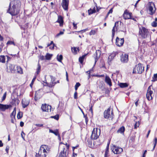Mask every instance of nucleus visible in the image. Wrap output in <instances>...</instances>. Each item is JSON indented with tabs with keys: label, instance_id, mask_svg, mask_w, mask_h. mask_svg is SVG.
Listing matches in <instances>:
<instances>
[{
	"label": "nucleus",
	"instance_id": "obj_7",
	"mask_svg": "<svg viewBox=\"0 0 157 157\" xmlns=\"http://www.w3.org/2000/svg\"><path fill=\"white\" fill-rule=\"evenodd\" d=\"M151 86L152 85L149 86L147 90L146 97L148 100H151L152 98V94H153V91L151 90Z\"/></svg>",
	"mask_w": 157,
	"mask_h": 157
},
{
	"label": "nucleus",
	"instance_id": "obj_18",
	"mask_svg": "<svg viewBox=\"0 0 157 157\" xmlns=\"http://www.w3.org/2000/svg\"><path fill=\"white\" fill-rule=\"evenodd\" d=\"M29 101L28 100L25 99H23L22 101V104L23 108H25L29 104Z\"/></svg>",
	"mask_w": 157,
	"mask_h": 157
},
{
	"label": "nucleus",
	"instance_id": "obj_27",
	"mask_svg": "<svg viewBox=\"0 0 157 157\" xmlns=\"http://www.w3.org/2000/svg\"><path fill=\"white\" fill-rule=\"evenodd\" d=\"M86 55V54L84 55L79 58V61L81 64L82 63L84 58Z\"/></svg>",
	"mask_w": 157,
	"mask_h": 157
},
{
	"label": "nucleus",
	"instance_id": "obj_19",
	"mask_svg": "<svg viewBox=\"0 0 157 157\" xmlns=\"http://www.w3.org/2000/svg\"><path fill=\"white\" fill-rule=\"evenodd\" d=\"M105 82L108 84L110 86H112V83L111 80L109 77L107 75L105 77Z\"/></svg>",
	"mask_w": 157,
	"mask_h": 157
},
{
	"label": "nucleus",
	"instance_id": "obj_61",
	"mask_svg": "<svg viewBox=\"0 0 157 157\" xmlns=\"http://www.w3.org/2000/svg\"><path fill=\"white\" fill-rule=\"evenodd\" d=\"M108 154V152L105 151L104 157H107Z\"/></svg>",
	"mask_w": 157,
	"mask_h": 157
},
{
	"label": "nucleus",
	"instance_id": "obj_11",
	"mask_svg": "<svg viewBox=\"0 0 157 157\" xmlns=\"http://www.w3.org/2000/svg\"><path fill=\"white\" fill-rule=\"evenodd\" d=\"M128 55L126 54H122L121 56V60L123 63H127L128 61Z\"/></svg>",
	"mask_w": 157,
	"mask_h": 157
},
{
	"label": "nucleus",
	"instance_id": "obj_42",
	"mask_svg": "<svg viewBox=\"0 0 157 157\" xmlns=\"http://www.w3.org/2000/svg\"><path fill=\"white\" fill-rule=\"evenodd\" d=\"M151 25L153 27H156L157 25V23L155 21H153L151 23Z\"/></svg>",
	"mask_w": 157,
	"mask_h": 157
},
{
	"label": "nucleus",
	"instance_id": "obj_31",
	"mask_svg": "<svg viewBox=\"0 0 157 157\" xmlns=\"http://www.w3.org/2000/svg\"><path fill=\"white\" fill-rule=\"evenodd\" d=\"M57 59L58 61L60 62H61L62 60L63 59L62 55H60L59 56V55H58L57 57Z\"/></svg>",
	"mask_w": 157,
	"mask_h": 157
},
{
	"label": "nucleus",
	"instance_id": "obj_57",
	"mask_svg": "<svg viewBox=\"0 0 157 157\" xmlns=\"http://www.w3.org/2000/svg\"><path fill=\"white\" fill-rule=\"evenodd\" d=\"M52 46H50L49 48L51 49H53L54 48V46H55V44H53V45H51Z\"/></svg>",
	"mask_w": 157,
	"mask_h": 157
},
{
	"label": "nucleus",
	"instance_id": "obj_4",
	"mask_svg": "<svg viewBox=\"0 0 157 157\" xmlns=\"http://www.w3.org/2000/svg\"><path fill=\"white\" fill-rule=\"evenodd\" d=\"M144 70V67L140 63L136 65L134 68L133 73H135L141 74Z\"/></svg>",
	"mask_w": 157,
	"mask_h": 157
},
{
	"label": "nucleus",
	"instance_id": "obj_21",
	"mask_svg": "<svg viewBox=\"0 0 157 157\" xmlns=\"http://www.w3.org/2000/svg\"><path fill=\"white\" fill-rule=\"evenodd\" d=\"M56 22L59 23L60 26L63 25V18L61 16L59 15L58 16V20L56 21Z\"/></svg>",
	"mask_w": 157,
	"mask_h": 157
},
{
	"label": "nucleus",
	"instance_id": "obj_14",
	"mask_svg": "<svg viewBox=\"0 0 157 157\" xmlns=\"http://www.w3.org/2000/svg\"><path fill=\"white\" fill-rule=\"evenodd\" d=\"M110 113V109H107V110H105L104 113L105 118L107 119L109 118L111 116Z\"/></svg>",
	"mask_w": 157,
	"mask_h": 157
},
{
	"label": "nucleus",
	"instance_id": "obj_5",
	"mask_svg": "<svg viewBox=\"0 0 157 157\" xmlns=\"http://www.w3.org/2000/svg\"><path fill=\"white\" fill-rule=\"evenodd\" d=\"M100 129L96 128V130L94 128L92 131V134L90 138L92 140H95L97 139L100 135Z\"/></svg>",
	"mask_w": 157,
	"mask_h": 157
},
{
	"label": "nucleus",
	"instance_id": "obj_26",
	"mask_svg": "<svg viewBox=\"0 0 157 157\" xmlns=\"http://www.w3.org/2000/svg\"><path fill=\"white\" fill-rule=\"evenodd\" d=\"M125 130V128L124 126H122V127L120 128L117 131L118 133H123Z\"/></svg>",
	"mask_w": 157,
	"mask_h": 157
},
{
	"label": "nucleus",
	"instance_id": "obj_10",
	"mask_svg": "<svg viewBox=\"0 0 157 157\" xmlns=\"http://www.w3.org/2000/svg\"><path fill=\"white\" fill-rule=\"evenodd\" d=\"M124 38H119L117 37L116 39V44L119 47L122 46L124 44Z\"/></svg>",
	"mask_w": 157,
	"mask_h": 157
},
{
	"label": "nucleus",
	"instance_id": "obj_46",
	"mask_svg": "<svg viewBox=\"0 0 157 157\" xmlns=\"http://www.w3.org/2000/svg\"><path fill=\"white\" fill-rule=\"evenodd\" d=\"M95 33V30H91L90 33V35H94Z\"/></svg>",
	"mask_w": 157,
	"mask_h": 157
},
{
	"label": "nucleus",
	"instance_id": "obj_8",
	"mask_svg": "<svg viewBox=\"0 0 157 157\" xmlns=\"http://www.w3.org/2000/svg\"><path fill=\"white\" fill-rule=\"evenodd\" d=\"M51 78V82L50 83H48L47 82L46 80H45V81H44V82L46 83L47 84V86H48L49 87H52L54 86L56 84V82H54L55 80V78L52 76H50Z\"/></svg>",
	"mask_w": 157,
	"mask_h": 157
},
{
	"label": "nucleus",
	"instance_id": "obj_25",
	"mask_svg": "<svg viewBox=\"0 0 157 157\" xmlns=\"http://www.w3.org/2000/svg\"><path fill=\"white\" fill-rule=\"evenodd\" d=\"M16 72L20 74H22V69L21 67L16 66Z\"/></svg>",
	"mask_w": 157,
	"mask_h": 157
},
{
	"label": "nucleus",
	"instance_id": "obj_22",
	"mask_svg": "<svg viewBox=\"0 0 157 157\" xmlns=\"http://www.w3.org/2000/svg\"><path fill=\"white\" fill-rule=\"evenodd\" d=\"M67 150L65 149L64 148H63V151H61L59 154V157H65L67 156L66 155Z\"/></svg>",
	"mask_w": 157,
	"mask_h": 157
},
{
	"label": "nucleus",
	"instance_id": "obj_60",
	"mask_svg": "<svg viewBox=\"0 0 157 157\" xmlns=\"http://www.w3.org/2000/svg\"><path fill=\"white\" fill-rule=\"evenodd\" d=\"M73 25L75 29H76L77 28V24H75V23L74 22L73 24Z\"/></svg>",
	"mask_w": 157,
	"mask_h": 157
},
{
	"label": "nucleus",
	"instance_id": "obj_24",
	"mask_svg": "<svg viewBox=\"0 0 157 157\" xmlns=\"http://www.w3.org/2000/svg\"><path fill=\"white\" fill-rule=\"evenodd\" d=\"M119 85L121 88H124L128 87V84L126 83H120Z\"/></svg>",
	"mask_w": 157,
	"mask_h": 157
},
{
	"label": "nucleus",
	"instance_id": "obj_52",
	"mask_svg": "<svg viewBox=\"0 0 157 157\" xmlns=\"http://www.w3.org/2000/svg\"><path fill=\"white\" fill-rule=\"evenodd\" d=\"M35 125L37 127H41L43 126V124H36Z\"/></svg>",
	"mask_w": 157,
	"mask_h": 157
},
{
	"label": "nucleus",
	"instance_id": "obj_58",
	"mask_svg": "<svg viewBox=\"0 0 157 157\" xmlns=\"http://www.w3.org/2000/svg\"><path fill=\"white\" fill-rule=\"evenodd\" d=\"M78 147V145H77V146H76L75 147H72L73 151H74L75 149L77 148Z\"/></svg>",
	"mask_w": 157,
	"mask_h": 157
},
{
	"label": "nucleus",
	"instance_id": "obj_51",
	"mask_svg": "<svg viewBox=\"0 0 157 157\" xmlns=\"http://www.w3.org/2000/svg\"><path fill=\"white\" fill-rule=\"evenodd\" d=\"M77 92L76 91H75V92L74 93V98L75 99H77Z\"/></svg>",
	"mask_w": 157,
	"mask_h": 157
},
{
	"label": "nucleus",
	"instance_id": "obj_1",
	"mask_svg": "<svg viewBox=\"0 0 157 157\" xmlns=\"http://www.w3.org/2000/svg\"><path fill=\"white\" fill-rule=\"evenodd\" d=\"M16 2H18V5L17 6L15 5H13L12 8L11 7V2H10L9 6L8 11L9 13L11 15L15 16L17 15L19 13V7L20 6V2L19 1H16Z\"/></svg>",
	"mask_w": 157,
	"mask_h": 157
},
{
	"label": "nucleus",
	"instance_id": "obj_40",
	"mask_svg": "<svg viewBox=\"0 0 157 157\" xmlns=\"http://www.w3.org/2000/svg\"><path fill=\"white\" fill-rule=\"evenodd\" d=\"M80 86V84L79 82H77L76 83L75 86V89L76 91L78 89V87Z\"/></svg>",
	"mask_w": 157,
	"mask_h": 157
},
{
	"label": "nucleus",
	"instance_id": "obj_34",
	"mask_svg": "<svg viewBox=\"0 0 157 157\" xmlns=\"http://www.w3.org/2000/svg\"><path fill=\"white\" fill-rule=\"evenodd\" d=\"M157 143V138L155 137L154 139V146L152 150L151 151H153L155 149V148L156 146Z\"/></svg>",
	"mask_w": 157,
	"mask_h": 157
},
{
	"label": "nucleus",
	"instance_id": "obj_2",
	"mask_svg": "<svg viewBox=\"0 0 157 157\" xmlns=\"http://www.w3.org/2000/svg\"><path fill=\"white\" fill-rule=\"evenodd\" d=\"M20 102L19 100L17 98H12L11 101L9 105H3L0 103V108H16Z\"/></svg>",
	"mask_w": 157,
	"mask_h": 157
},
{
	"label": "nucleus",
	"instance_id": "obj_9",
	"mask_svg": "<svg viewBox=\"0 0 157 157\" xmlns=\"http://www.w3.org/2000/svg\"><path fill=\"white\" fill-rule=\"evenodd\" d=\"M153 6L155 7L154 3L153 2H150L149 4L148 10L150 11L149 14L150 15L153 14L155 12V10H153Z\"/></svg>",
	"mask_w": 157,
	"mask_h": 157
},
{
	"label": "nucleus",
	"instance_id": "obj_50",
	"mask_svg": "<svg viewBox=\"0 0 157 157\" xmlns=\"http://www.w3.org/2000/svg\"><path fill=\"white\" fill-rule=\"evenodd\" d=\"M9 149V147L8 146H7L5 149L7 153H8Z\"/></svg>",
	"mask_w": 157,
	"mask_h": 157
},
{
	"label": "nucleus",
	"instance_id": "obj_38",
	"mask_svg": "<svg viewBox=\"0 0 157 157\" xmlns=\"http://www.w3.org/2000/svg\"><path fill=\"white\" fill-rule=\"evenodd\" d=\"M50 118H54L56 120H58L59 119V115L58 114H56L55 116H51Z\"/></svg>",
	"mask_w": 157,
	"mask_h": 157
},
{
	"label": "nucleus",
	"instance_id": "obj_33",
	"mask_svg": "<svg viewBox=\"0 0 157 157\" xmlns=\"http://www.w3.org/2000/svg\"><path fill=\"white\" fill-rule=\"evenodd\" d=\"M48 107H49L50 108H52V106H51V105H49L46 104H42L41 108H48Z\"/></svg>",
	"mask_w": 157,
	"mask_h": 157
},
{
	"label": "nucleus",
	"instance_id": "obj_59",
	"mask_svg": "<svg viewBox=\"0 0 157 157\" xmlns=\"http://www.w3.org/2000/svg\"><path fill=\"white\" fill-rule=\"evenodd\" d=\"M147 152V150H145L144 151V152L143 153L142 157H145V154H146Z\"/></svg>",
	"mask_w": 157,
	"mask_h": 157
},
{
	"label": "nucleus",
	"instance_id": "obj_48",
	"mask_svg": "<svg viewBox=\"0 0 157 157\" xmlns=\"http://www.w3.org/2000/svg\"><path fill=\"white\" fill-rule=\"evenodd\" d=\"M139 126V123L137 122H136L135 124L134 125V128H135V129L137 128V127H138Z\"/></svg>",
	"mask_w": 157,
	"mask_h": 157
},
{
	"label": "nucleus",
	"instance_id": "obj_64",
	"mask_svg": "<svg viewBox=\"0 0 157 157\" xmlns=\"http://www.w3.org/2000/svg\"><path fill=\"white\" fill-rule=\"evenodd\" d=\"M3 144L2 140H0V147H2L3 146Z\"/></svg>",
	"mask_w": 157,
	"mask_h": 157
},
{
	"label": "nucleus",
	"instance_id": "obj_23",
	"mask_svg": "<svg viewBox=\"0 0 157 157\" xmlns=\"http://www.w3.org/2000/svg\"><path fill=\"white\" fill-rule=\"evenodd\" d=\"M38 154L40 156L42 157H46L48 155V152L44 153L42 152V151H39Z\"/></svg>",
	"mask_w": 157,
	"mask_h": 157
},
{
	"label": "nucleus",
	"instance_id": "obj_47",
	"mask_svg": "<svg viewBox=\"0 0 157 157\" xmlns=\"http://www.w3.org/2000/svg\"><path fill=\"white\" fill-rule=\"evenodd\" d=\"M112 12H113V9H112H112H110L109 10V12L107 14V16H106V17H107L108 16L109 14V13H112Z\"/></svg>",
	"mask_w": 157,
	"mask_h": 157
},
{
	"label": "nucleus",
	"instance_id": "obj_49",
	"mask_svg": "<svg viewBox=\"0 0 157 157\" xmlns=\"http://www.w3.org/2000/svg\"><path fill=\"white\" fill-rule=\"evenodd\" d=\"M63 33H64L63 32H62V31H60V32L59 33H58L56 35V36L57 37H58L60 35L63 34Z\"/></svg>",
	"mask_w": 157,
	"mask_h": 157
},
{
	"label": "nucleus",
	"instance_id": "obj_30",
	"mask_svg": "<svg viewBox=\"0 0 157 157\" xmlns=\"http://www.w3.org/2000/svg\"><path fill=\"white\" fill-rule=\"evenodd\" d=\"M16 109H14L13 112L11 113L10 117L11 118H15Z\"/></svg>",
	"mask_w": 157,
	"mask_h": 157
},
{
	"label": "nucleus",
	"instance_id": "obj_53",
	"mask_svg": "<svg viewBox=\"0 0 157 157\" xmlns=\"http://www.w3.org/2000/svg\"><path fill=\"white\" fill-rule=\"evenodd\" d=\"M43 112H48V109H41Z\"/></svg>",
	"mask_w": 157,
	"mask_h": 157
},
{
	"label": "nucleus",
	"instance_id": "obj_41",
	"mask_svg": "<svg viewBox=\"0 0 157 157\" xmlns=\"http://www.w3.org/2000/svg\"><path fill=\"white\" fill-rule=\"evenodd\" d=\"M6 94H7V93L6 92H5L3 94V96L2 97V101H3L6 99Z\"/></svg>",
	"mask_w": 157,
	"mask_h": 157
},
{
	"label": "nucleus",
	"instance_id": "obj_35",
	"mask_svg": "<svg viewBox=\"0 0 157 157\" xmlns=\"http://www.w3.org/2000/svg\"><path fill=\"white\" fill-rule=\"evenodd\" d=\"M52 56V55H50L48 53H47L45 56L46 59L47 60L50 59Z\"/></svg>",
	"mask_w": 157,
	"mask_h": 157
},
{
	"label": "nucleus",
	"instance_id": "obj_28",
	"mask_svg": "<svg viewBox=\"0 0 157 157\" xmlns=\"http://www.w3.org/2000/svg\"><path fill=\"white\" fill-rule=\"evenodd\" d=\"M88 12L89 15H90L91 14L95 13V8H94V9H90V10H88Z\"/></svg>",
	"mask_w": 157,
	"mask_h": 157
},
{
	"label": "nucleus",
	"instance_id": "obj_55",
	"mask_svg": "<svg viewBox=\"0 0 157 157\" xmlns=\"http://www.w3.org/2000/svg\"><path fill=\"white\" fill-rule=\"evenodd\" d=\"M23 135H25V133L23 131H22L21 134V136L22 138L23 139V140H25L24 136H23Z\"/></svg>",
	"mask_w": 157,
	"mask_h": 157
},
{
	"label": "nucleus",
	"instance_id": "obj_62",
	"mask_svg": "<svg viewBox=\"0 0 157 157\" xmlns=\"http://www.w3.org/2000/svg\"><path fill=\"white\" fill-rule=\"evenodd\" d=\"M156 78H157V73L154 74L153 77V79L154 78L156 79Z\"/></svg>",
	"mask_w": 157,
	"mask_h": 157
},
{
	"label": "nucleus",
	"instance_id": "obj_12",
	"mask_svg": "<svg viewBox=\"0 0 157 157\" xmlns=\"http://www.w3.org/2000/svg\"><path fill=\"white\" fill-rule=\"evenodd\" d=\"M132 14L130 13H128L127 10H126L123 15V17L124 19H128L131 18Z\"/></svg>",
	"mask_w": 157,
	"mask_h": 157
},
{
	"label": "nucleus",
	"instance_id": "obj_36",
	"mask_svg": "<svg viewBox=\"0 0 157 157\" xmlns=\"http://www.w3.org/2000/svg\"><path fill=\"white\" fill-rule=\"evenodd\" d=\"M79 51L78 48H76V47H74L71 48V51L72 52L75 53H76L77 51Z\"/></svg>",
	"mask_w": 157,
	"mask_h": 157
},
{
	"label": "nucleus",
	"instance_id": "obj_20",
	"mask_svg": "<svg viewBox=\"0 0 157 157\" xmlns=\"http://www.w3.org/2000/svg\"><path fill=\"white\" fill-rule=\"evenodd\" d=\"M16 66H14L13 65L10 64L9 67V69L10 71L12 73H14L16 72Z\"/></svg>",
	"mask_w": 157,
	"mask_h": 157
},
{
	"label": "nucleus",
	"instance_id": "obj_54",
	"mask_svg": "<svg viewBox=\"0 0 157 157\" xmlns=\"http://www.w3.org/2000/svg\"><path fill=\"white\" fill-rule=\"evenodd\" d=\"M39 59H40L41 60H44V57L43 56H40L39 57Z\"/></svg>",
	"mask_w": 157,
	"mask_h": 157
},
{
	"label": "nucleus",
	"instance_id": "obj_17",
	"mask_svg": "<svg viewBox=\"0 0 157 157\" xmlns=\"http://www.w3.org/2000/svg\"><path fill=\"white\" fill-rule=\"evenodd\" d=\"M118 23H119V21H116L115 23L114 26L113 27V29L112 30V36L113 37L114 36L115 31H117V27L118 26Z\"/></svg>",
	"mask_w": 157,
	"mask_h": 157
},
{
	"label": "nucleus",
	"instance_id": "obj_29",
	"mask_svg": "<svg viewBox=\"0 0 157 157\" xmlns=\"http://www.w3.org/2000/svg\"><path fill=\"white\" fill-rule=\"evenodd\" d=\"M5 57L4 56H0V62L5 63Z\"/></svg>",
	"mask_w": 157,
	"mask_h": 157
},
{
	"label": "nucleus",
	"instance_id": "obj_3",
	"mask_svg": "<svg viewBox=\"0 0 157 157\" xmlns=\"http://www.w3.org/2000/svg\"><path fill=\"white\" fill-rule=\"evenodd\" d=\"M148 30L144 27L140 28L139 34L143 38H146L149 34Z\"/></svg>",
	"mask_w": 157,
	"mask_h": 157
},
{
	"label": "nucleus",
	"instance_id": "obj_39",
	"mask_svg": "<svg viewBox=\"0 0 157 157\" xmlns=\"http://www.w3.org/2000/svg\"><path fill=\"white\" fill-rule=\"evenodd\" d=\"M53 133L56 136H57L58 135L59 138H60V136L59 135V132L58 131V130L56 129V131H54Z\"/></svg>",
	"mask_w": 157,
	"mask_h": 157
},
{
	"label": "nucleus",
	"instance_id": "obj_43",
	"mask_svg": "<svg viewBox=\"0 0 157 157\" xmlns=\"http://www.w3.org/2000/svg\"><path fill=\"white\" fill-rule=\"evenodd\" d=\"M7 44H13L14 45H15V44L14 42L12 41H8L7 42Z\"/></svg>",
	"mask_w": 157,
	"mask_h": 157
},
{
	"label": "nucleus",
	"instance_id": "obj_44",
	"mask_svg": "<svg viewBox=\"0 0 157 157\" xmlns=\"http://www.w3.org/2000/svg\"><path fill=\"white\" fill-rule=\"evenodd\" d=\"M36 78V77H35L32 79V82L30 85V86L31 87H32V86L33 84V82H34V81H35Z\"/></svg>",
	"mask_w": 157,
	"mask_h": 157
},
{
	"label": "nucleus",
	"instance_id": "obj_16",
	"mask_svg": "<svg viewBox=\"0 0 157 157\" xmlns=\"http://www.w3.org/2000/svg\"><path fill=\"white\" fill-rule=\"evenodd\" d=\"M101 53V52L99 50H96L95 54H94L95 59V64L97 61L98 59L99 58Z\"/></svg>",
	"mask_w": 157,
	"mask_h": 157
},
{
	"label": "nucleus",
	"instance_id": "obj_15",
	"mask_svg": "<svg viewBox=\"0 0 157 157\" xmlns=\"http://www.w3.org/2000/svg\"><path fill=\"white\" fill-rule=\"evenodd\" d=\"M117 53L116 52H113L109 56L108 59V62L109 63H110L111 61L112 60Z\"/></svg>",
	"mask_w": 157,
	"mask_h": 157
},
{
	"label": "nucleus",
	"instance_id": "obj_37",
	"mask_svg": "<svg viewBox=\"0 0 157 157\" xmlns=\"http://www.w3.org/2000/svg\"><path fill=\"white\" fill-rule=\"evenodd\" d=\"M48 146L46 145H42L40 147V149L39 151H42L43 149H47Z\"/></svg>",
	"mask_w": 157,
	"mask_h": 157
},
{
	"label": "nucleus",
	"instance_id": "obj_6",
	"mask_svg": "<svg viewBox=\"0 0 157 157\" xmlns=\"http://www.w3.org/2000/svg\"><path fill=\"white\" fill-rule=\"evenodd\" d=\"M111 149L112 151L115 154H119L123 151V149L119 147L116 146L115 145H113V147L111 148Z\"/></svg>",
	"mask_w": 157,
	"mask_h": 157
},
{
	"label": "nucleus",
	"instance_id": "obj_56",
	"mask_svg": "<svg viewBox=\"0 0 157 157\" xmlns=\"http://www.w3.org/2000/svg\"><path fill=\"white\" fill-rule=\"evenodd\" d=\"M24 125V123L23 121H21L20 122V126L21 127L23 126Z\"/></svg>",
	"mask_w": 157,
	"mask_h": 157
},
{
	"label": "nucleus",
	"instance_id": "obj_13",
	"mask_svg": "<svg viewBox=\"0 0 157 157\" xmlns=\"http://www.w3.org/2000/svg\"><path fill=\"white\" fill-rule=\"evenodd\" d=\"M62 6L65 10H67L68 6V1L67 0H62Z\"/></svg>",
	"mask_w": 157,
	"mask_h": 157
},
{
	"label": "nucleus",
	"instance_id": "obj_63",
	"mask_svg": "<svg viewBox=\"0 0 157 157\" xmlns=\"http://www.w3.org/2000/svg\"><path fill=\"white\" fill-rule=\"evenodd\" d=\"M150 132H151V130H149L148 132V133H147V134L146 136V137L147 138H148V136H149V134Z\"/></svg>",
	"mask_w": 157,
	"mask_h": 157
},
{
	"label": "nucleus",
	"instance_id": "obj_32",
	"mask_svg": "<svg viewBox=\"0 0 157 157\" xmlns=\"http://www.w3.org/2000/svg\"><path fill=\"white\" fill-rule=\"evenodd\" d=\"M39 61L38 63V67L36 69L37 71H36V73L37 75H38L39 73L40 70V68H41V66L39 63Z\"/></svg>",
	"mask_w": 157,
	"mask_h": 157
},
{
	"label": "nucleus",
	"instance_id": "obj_45",
	"mask_svg": "<svg viewBox=\"0 0 157 157\" xmlns=\"http://www.w3.org/2000/svg\"><path fill=\"white\" fill-rule=\"evenodd\" d=\"M22 117V115H21L20 112H19L17 114V117L18 119L21 118Z\"/></svg>",
	"mask_w": 157,
	"mask_h": 157
}]
</instances>
